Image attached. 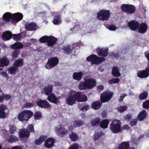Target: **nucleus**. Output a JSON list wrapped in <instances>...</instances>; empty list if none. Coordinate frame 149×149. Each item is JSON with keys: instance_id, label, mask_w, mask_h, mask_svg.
<instances>
[{"instance_id": "nucleus-64", "label": "nucleus", "mask_w": 149, "mask_h": 149, "mask_svg": "<svg viewBox=\"0 0 149 149\" xmlns=\"http://www.w3.org/2000/svg\"><path fill=\"white\" fill-rule=\"evenodd\" d=\"M10 149H22V147L20 146H17L11 147Z\"/></svg>"}, {"instance_id": "nucleus-4", "label": "nucleus", "mask_w": 149, "mask_h": 149, "mask_svg": "<svg viewBox=\"0 0 149 149\" xmlns=\"http://www.w3.org/2000/svg\"><path fill=\"white\" fill-rule=\"evenodd\" d=\"M97 18L99 20H108L110 16V11L109 10L102 9L97 13Z\"/></svg>"}, {"instance_id": "nucleus-53", "label": "nucleus", "mask_w": 149, "mask_h": 149, "mask_svg": "<svg viewBox=\"0 0 149 149\" xmlns=\"http://www.w3.org/2000/svg\"><path fill=\"white\" fill-rule=\"evenodd\" d=\"M16 131V127L14 125H10V127L9 132L10 134H13Z\"/></svg>"}, {"instance_id": "nucleus-51", "label": "nucleus", "mask_w": 149, "mask_h": 149, "mask_svg": "<svg viewBox=\"0 0 149 149\" xmlns=\"http://www.w3.org/2000/svg\"><path fill=\"white\" fill-rule=\"evenodd\" d=\"M48 36H42L39 39L40 42L42 43H44L47 42Z\"/></svg>"}, {"instance_id": "nucleus-2", "label": "nucleus", "mask_w": 149, "mask_h": 149, "mask_svg": "<svg viewBox=\"0 0 149 149\" xmlns=\"http://www.w3.org/2000/svg\"><path fill=\"white\" fill-rule=\"evenodd\" d=\"M33 115L36 120L40 119L42 117V113L40 111H36L33 114V112L30 110H24L18 114L17 118L20 121H27Z\"/></svg>"}, {"instance_id": "nucleus-39", "label": "nucleus", "mask_w": 149, "mask_h": 149, "mask_svg": "<svg viewBox=\"0 0 149 149\" xmlns=\"http://www.w3.org/2000/svg\"><path fill=\"white\" fill-rule=\"evenodd\" d=\"M146 117V113L145 110H143L141 111L138 116V118L139 120L142 121Z\"/></svg>"}, {"instance_id": "nucleus-45", "label": "nucleus", "mask_w": 149, "mask_h": 149, "mask_svg": "<svg viewBox=\"0 0 149 149\" xmlns=\"http://www.w3.org/2000/svg\"><path fill=\"white\" fill-rule=\"evenodd\" d=\"M19 139L15 135H11L9 139H7L8 141L10 143H15L19 141Z\"/></svg>"}, {"instance_id": "nucleus-23", "label": "nucleus", "mask_w": 149, "mask_h": 149, "mask_svg": "<svg viewBox=\"0 0 149 149\" xmlns=\"http://www.w3.org/2000/svg\"><path fill=\"white\" fill-rule=\"evenodd\" d=\"M12 33L10 31H8L4 32L2 35L3 39L5 40H9L12 38Z\"/></svg>"}, {"instance_id": "nucleus-14", "label": "nucleus", "mask_w": 149, "mask_h": 149, "mask_svg": "<svg viewBox=\"0 0 149 149\" xmlns=\"http://www.w3.org/2000/svg\"><path fill=\"white\" fill-rule=\"evenodd\" d=\"M23 18V15L20 13H16L13 14L12 20H11L12 23H16L21 20Z\"/></svg>"}, {"instance_id": "nucleus-7", "label": "nucleus", "mask_w": 149, "mask_h": 149, "mask_svg": "<svg viewBox=\"0 0 149 149\" xmlns=\"http://www.w3.org/2000/svg\"><path fill=\"white\" fill-rule=\"evenodd\" d=\"M51 15L54 17L52 22L54 25H59L62 23V16L59 12H52Z\"/></svg>"}, {"instance_id": "nucleus-31", "label": "nucleus", "mask_w": 149, "mask_h": 149, "mask_svg": "<svg viewBox=\"0 0 149 149\" xmlns=\"http://www.w3.org/2000/svg\"><path fill=\"white\" fill-rule=\"evenodd\" d=\"M47 138V137L45 136L41 135L38 139L35 140V143L38 145H40L46 140Z\"/></svg>"}, {"instance_id": "nucleus-10", "label": "nucleus", "mask_w": 149, "mask_h": 149, "mask_svg": "<svg viewBox=\"0 0 149 149\" xmlns=\"http://www.w3.org/2000/svg\"><path fill=\"white\" fill-rule=\"evenodd\" d=\"M139 25V22L136 20H132L129 22L127 26L131 30L135 31L137 30Z\"/></svg>"}, {"instance_id": "nucleus-30", "label": "nucleus", "mask_w": 149, "mask_h": 149, "mask_svg": "<svg viewBox=\"0 0 149 149\" xmlns=\"http://www.w3.org/2000/svg\"><path fill=\"white\" fill-rule=\"evenodd\" d=\"M69 137L72 141L75 142L79 138L78 135L74 132H72L69 134Z\"/></svg>"}, {"instance_id": "nucleus-38", "label": "nucleus", "mask_w": 149, "mask_h": 149, "mask_svg": "<svg viewBox=\"0 0 149 149\" xmlns=\"http://www.w3.org/2000/svg\"><path fill=\"white\" fill-rule=\"evenodd\" d=\"M6 109V107L3 104L0 106V118H4L6 115V113L5 110Z\"/></svg>"}, {"instance_id": "nucleus-20", "label": "nucleus", "mask_w": 149, "mask_h": 149, "mask_svg": "<svg viewBox=\"0 0 149 149\" xmlns=\"http://www.w3.org/2000/svg\"><path fill=\"white\" fill-rule=\"evenodd\" d=\"M147 25L144 23H141L138 29V32L141 33H145L148 29Z\"/></svg>"}, {"instance_id": "nucleus-28", "label": "nucleus", "mask_w": 149, "mask_h": 149, "mask_svg": "<svg viewBox=\"0 0 149 149\" xmlns=\"http://www.w3.org/2000/svg\"><path fill=\"white\" fill-rule=\"evenodd\" d=\"M130 146L129 141H124L119 144L118 149H129Z\"/></svg>"}, {"instance_id": "nucleus-43", "label": "nucleus", "mask_w": 149, "mask_h": 149, "mask_svg": "<svg viewBox=\"0 0 149 149\" xmlns=\"http://www.w3.org/2000/svg\"><path fill=\"white\" fill-rule=\"evenodd\" d=\"M23 47V45L19 42H16L14 44L12 45L11 46V47L12 49H21Z\"/></svg>"}, {"instance_id": "nucleus-8", "label": "nucleus", "mask_w": 149, "mask_h": 149, "mask_svg": "<svg viewBox=\"0 0 149 149\" xmlns=\"http://www.w3.org/2000/svg\"><path fill=\"white\" fill-rule=\"evenodd\" d=\"M36 103L40 108L45 109H50L52 108L51 105L46 100L38 99L36 100Z\"/></svg>"}, {"instance_id": "nucleus-46", "label": "nucleus", "mask_w": 149, "mask_h": 149, "mask_svg": "<svg viewBox=\"0 0 149 149\" xmlns=\"http://www.w3.org/2000/svg\"><path fill=\"white\" fill-rule=\"evenodd\" d=\"M105 60L104 58L103 57H99L96 55V60L94 64L97 65L103 62Z\"/></svg>"}, {"instance_id": "nucleus-27", "label": "nucleus", "mask_w": 149, "mask_h": 149, "mask_svg": "<svg viewBox=\"0 0 149 149\" xmlns=\"http://www.w3.org/2000/svg\"><path fill=\"white\" fill-rule=\"evenodd\" d=\"M53 90V86L52 85L45 86L43 88V91L45 94L47 95H49L52 94Z\"/></svg>"}, {"instance_id": "nucleus-13", "label": "nucleus", "mask_w": 149, "mask_h": 149, "mask_svg": "<svg viewBox=\"0 0 149 149\" xmlns=\"http://www.w3.org/2000/svg\"><path fill=\"white\" fill-rule=\"evenodd\" d=\"M89 90L93 88L96 85L95 80L92 78L85 79Z\"/></svg>"}, {"instance_id": "nucleus-21", "label": "nucleus", "mask_w": 149, "mask_h": 149, "mask_svg": "<svg viewBox=\"0 0 149 149\" xmlns=\"http://www.w3.org/2000/svg\"><path fill=\"white\" fill-rule=\"evenodd\" d=\"M149 75V73L146 70L139 71L137 73V76L141 78H147Z\"/></svg>"}, {"instance_id": "nucleus-62", "label": "nucleus", "mask_w": 149, "mask_h": 149, "mask_svg": "<svg viewBox=\"0 0 149 149\" xmlns=\"http://www.w3.org/2000/svg\"><path fill=\"white\" fill-rule=\"evenodd\" d=\"M119 56V53L115 54L114 52H112L110 55V56H113L114 57L117 59L118 58Z\"/></svg>"}, {"instance_id": "nucleus-15", "label": "nucleus", "mask_w": 149, "mask_h": 149, "mask_svg": "<svg viewBox=\"0 0 149 149\" xmlns=\"http://www.w3.org/2000/svg\"><path fill=\"white\" fill-rule=\"evenodd\" d=\"M47 99L49 102L55 104H58L59 102L58 98L56 97L55 95L53 93L48 95Z\"/></svg>"}, {"instance_id": "nucleus-29", "label": "nucleus", "mask_w": 149, "mask_h": 149, "mask_svg": "<svg viewBox=\"0 0 149 149\" xmlns=\"http://www.w3.org/2000/svg\"><path fill=\"white\" fill-rule=\"evenodd\" d=\"M83 75V73L81 71L74 72L73 75V78L74 80L80 81L81 80Z\"/></svg>"}, {"instance_id": "nucleus-35", "label": "nucleus", "mask_w": 149, "mask_h": 149, "mask_svg": "<svg viewBox=\"0 0 149 149\" xmlns=\"http://www.w3.org/2000/svg\"><path fill=\"white\" fill-rule=\"evenodd\" d=\"M78 88L81 90H89L85 79L84 81L80 82L78 85Z\"/></svg>"}, {"instance_id": "nucleus-24", "label": "nucleus", "mask_w": 149, "mask_h": 149, "mask_svg": "<svg viewBox=\"0 0 149 149\" xmlns=\"http://www.w3.org/2000/svg\"><path fill=\"white\" fill-rule=\"evenodd\" d=\"M7 70L9 74L15 75L16 74V73L19 72V69L18 68L13 65V66L9 67Z\"/></svg>"}, {"instance_id": "nucleus-44", "label": "nucleus", "mask_w": 149, "mask_h": 149, "mask_svg": "<svg viewBox=\"0 0 149 149\" xmlns=\"http://www.w3.org/2000/svg\"><path fill=\"white\" fill-rule=\"evenodd\" d=\"M84 124L83 122L81 120H75L73 123L74 128L79 127L82 126Z\"/></svg>"}, {"instance_id": "nucleus-61", "label": "nucleus", "mask_w": 149, "mask_h": 149, "mask_svg": "<svg viewBox=\"0 0 149 149\" xmlns=\"http://www.w3.org/2000/svg\"><path fill=\"white\" fill-rule=\"evenodd\" d=\"M137 122V120L136 119H133L132 120H131L130 122V125L131 126H133L136 125Z\"/></svg>"}, {"instance_id": "nucleus-59", "label": "nucleus", "mask_w": 149, "mask_h": 149, "mask_svg": "<svg viewBox=\"0 0 149 149\" xmlns=\"http://www.w3.org/2000/svg\"><path fill=\"white\" fill-rule=\"evenodd\" d=\"M132 118V116L131 114H127L125 115L124 117V119L127 121H129Z\"/></svg>"}, {"instance_id": "nucleus-1", "label": "nucleus", "mask_w": 149, "mask_h": 149, "mask_svg": "<svg viewBox=\"0 0 149 149\" xmlns=\"http://www.w3.org/2000/svg\"><path fill=\"white\" fill-rule=\"evenodd\" d=\"M87 99L86 95H82L80 92L72 91L66 98V101L67 104L72 105L75 103L76 101L78 102H85L87 101Z\"/></svg>"}, {"instance_id": "nucleus-37", "label": "nucleus", "mask_w": 149, "mask_h": 149, "mask_svg": "<svg viewBox=\"0 0 149 149\" xmlns=\"http://www.w3.org/2000/svg\"><path fill=\"white\" fill-rule=\"evenodd\" d=\"M13 14L8 12L4 14L3 16V19L4 21L9 22L11 19L12 20Z\"/></svg>"}, {"instance_id": "nucleus-9", "label": "nucleus", "mask_w": 149, "mask_h": 149, "mask_svg": "<svg viewBox=\"0 0 149 149\" xmlns=\"http://www.w3.org/2000/svg\"><path fill=\"white\" fill-rule=\"evenodd\" d=\"M113 93L110 92L109 90L104 92L100 96V100L102 102H107L112 98L113 95Z\"/></svg>"}, {"instance_id": "nucleus-40", "label": "nucleus", "mask_w": 149, "mask_h": 149, "mask_svg": "<svg viewBox=\"0 0 149 149\" xmlns=\"http://www.w3.org/2000/svg\"><path fill=\"white\" fill-rule=\"evenodd\" d=\"M96 55L94 54L91 55L86 58L87 61L88 62H91V64H94L96 60Z\"/></svg>"}, {"instance_id": "nucleus-5", "label": "nucleus", "mask_w": 149, "mask_h": 149, "mask_svg": "<svg viewBox=\"0 0 149 149\" xmlns=\"http://www.w3.org/2000/svg\"><path fill=\"white\" fill-rule=\"evenodd\" d=\"M58 62L59 59L57 57H52L48 59L47 61L45 66L48 70L51 69L56 66Z\"/></svg>"}, {"instance_id": "nucleus-60", "label": "nucleus", "mask_w": 149, "mask_h": 149, "mask_svg": "<svg viewBox=\"0 0 149 149\" xmlns=\"http://www.w3.org/2000/svg\"><path fill=\"white\" fill-rule=\"evenodd\" d=\"M90 108L89 106L88 105H84L81 108H80V110L82 111H84L85 110L86 111L89 109Z\"/></svg>"}, {"instance_id": "nucleus-50", "label": "nucleus", "mask_w": 149, "mask_h": 149, "mask_svg": "<svg viewBox=\"0 0 149 149\" xmlns=\"http://www.w3.org/2000/svg\"><path fill=\"white\" fill-rule=\"evenodd\" d=\"M120 81V79L118 78H114L109 80L108 83L109 84H112L113 83H118Z\"/></svg>"}, {"instance_id": "nucleus-58", "label": "nucleus", "mask_w": 149, "mask_h": 149, "mask_svg": "<svg viewBox=\"0 0 149 149\" xmlns=\"http://www.w3.org/2000/svg\"><path fill=\"white\" fill-rule=\"evenodd\" d=\"M34 106L33 104L32 103L26 102L24 105V107L26 108H31Z\"/></svg>"}, {"instance_id": "nucleus-48", "label": "nucleus", "mask_w": 149, "mask_h": 149, "mask_svg": "<svg viewBox=\"0 0 149 149\" xmlns=\"http://www.w3.org/2000/svg\"><path fill=\"white\" fill-rule=\"evenodd\" d=\"M127 107L126 106H120L117 107L118 111L122 113L127 110Z\"/></svg>"}, {"instance_id": "nucleus-63", "label": "nucleus", "mask_w": 149, "mask_h": 149, "mask_svg": "<svg viewBox=\"0 0 149 149\" xmlns=\"http://www.w3.org/2000/svg\"><path fill=\"white\" fill-rule=\"evenodd\" d=\"M127 96L126 94L124 93L122 96H121L120 97V99L118 100L119 102H121L123 101L124 98Z\"/></svg>"}, {"instance_id": "nucleus-33", "label": "nucleus", "mask_w": 149, "mask_h": 149, "mask_svg": "<svg viewBox=\"0 0 149 149\" xmlns=\"http://www.w3.org/2000/svg\"><path fill=\"white\" fill-rule=\"evenodd\" d=\"M24 64L23 59L22 58H20L16 60L14 62L13 65H15L16 67L18 68L22 66Z\"/></svg>"}, {"instance_id": "nucleus-54", "label": "nucleus", "mask_w": 149, "mask_h": 149, "mask_svg": "<svg viewBox=\"0 0 149 149\" xmlns=\"http://www.w3.org/2000/svg\"><path fill=\"white\" fill-rule=\"evenodd\" d=\"M68 149H79V146L76 143H73L69 146Z\"/></svg>"}, {"instance_id": "nucleus-11", "label": "nucleus", "mask_w": 149, "mask_h": 149, "mask_svg": "<svg viewBox=\"0 0 149 149\" xmlns=\"http://www.w3.org/2000/svg\"><path fill=\"white\" fill-rule=\"evenodd\" d=\"M108 48H98L96 49V52L98 55L105 57L108 54Z\"/></svg>"}, {"instance_id": "nucleus-12", "label": "nucleus", "mask_w": 149, "mask_h": 149, "mask_svg": "<svg viewBox=\"0 0 149 149\" xmlns=\"http://www.w3.org/2000/svg\"><path fill=\"white\" fill-rule=\"evenodd\" d=\"M56 128L57 129L56 132L58 134V135L61 138L64 137L68 133V130L63 127H61L59 128L57 127Z\"/></svg>"}, {"instance_id": "nucleus-3", "label": "nucleus", "mask_w": 149, "mask_h": 149, "mask_svg": "<svg viewBox=\"0 0 149 149\" xmlns=\"http://www.w3.org/2000/svg\"><path fill=\"white\" fill-rule=\"evenodd\" d=\"M121 123L119 120H115L110 124L109 128L111 132L114 134L119 132L121 130Z\"/></svg>"}, {"instance_id": "nucleus-57", "label": "nucleus", "mask_w": 149, "mask_h": 149, "mask_svg": "<svg viewBox=\"0 0 149 149\" xmlns=\"http://www.w3.org/2000/svg\"><path fill=\"white\" fill-rule=\"evenodd\" d=\"M0 74L3 77H5L7 80H8L9 79V76L6 72L2 71L1 72Z\"/></svg>"}, {"instance_id": "nucleus-26", "label": "nucleus", "mask_w": 149, "mask_h": 149, "mask_svg": "<svg viewBox=\"0 0 149 149\" xmlns=\"http://www.w3.org/2000/svg\"><path fill=\"white\" fill-rule=\"evenodd\" d=\"M101 120L99 117H96L93 119L91 121V125L92 127H97L99 126Z\"/></svg>"}, {"instance_id": "nucleus-16", "label": "nucleus", "mask_w": 149, "mask_h": 149, "mask_svg": "<svg viewBox=\"0 0 149 149\" xmlns=\"http://www.w3.org/2000/svg\"><path fill=\"white\" fill-rule=\"evenodd\" d=\"M37 25L33 22L30 23H26L25 25V27L26 30L29 31H36L37 29Z\"/></svg>"}, {"instance_id": "nucleus-25", "label": "nucleus", "mask_w": 149, "mask_h": 149, "mask_svg": "<svg viewBox=\"0 0 149 149\" xmlns=\"http://www.w3.org/2000/svg\"><path fill=\"white\" fill-rule=\"evenodd\" d=\"M19 136L20 137H25L29 138L30 134L29 132H28L26 129H21L19 131Z\"/></svg>"}, {"instance_id": "nucleus-6", "label": "nucleus", "mask_w": 149, "mask_h": 149, "mask_svg": "<svg viewBox=\"0 0 149 149\" xmlns=\"http://www.w3.org/2000/svg\"><path fill=\"white\" fill-rule=\"evenodd\" d=\"M122 11L126 13L127 14H132L136 10L135 6L133 5L123 4L120 7Z\"/></svg>"}, {"instance_id": "nucleus-55", "label": "nucleus", "mask_w": 149, "mask_h": 149, "mask_svg": "<svg viewBox=\"0 0 149 149\" xmlns=\"http://www.w3.org/2000/svg\"><path fill=\"white\" fill-rule=\"evenodd\" d=\"M19 54V51L17 50H16L13 52L12 54L13 58H17Z\"/></svg>"}, {"instance_id": "nucleus-32", "label": "nucleus", "mask_w": 149, "mask_h": 149, "mask_svg": "<svg viewBox=\"0 0 149 149\" xmlns=\"http://www.w3.org/2000/svg\"><path fill=\"white\" fill-rule=\"evenodd\" d=\"M102 103L101 101H95L92 104L91 108L93 109H98L101 107Z\"/></svg>"}, {"instance_id": "nucleus-36", "label": "nucleus", "mask_w": 149, "mask_h": 149, "mask_svg": "<svg viewBox=\"0 0 149 149\" xmlns=\"http://www.w3.org/2000/svg\"><path fill=\"white\" fill-rule=\"evenodd\" d=\"M109 121L107 119H104L100 121V127L103 129H105L108 127Z\"/></svg>"}, {"instance_id": "nucleus-47", "label": "nucleus", "mask_w": 149, "mask_h": 149, "mask_svg": "<svg viewBox=\"0 0 149 149\" xmlns=\"http://www.w3.org/2000/svg\"><path fill=\"white\" fill-rule=\"evenodd\" d=\"M148 93L147 91H144L141 93L139 96V99L140 100H144L146 99L148 96Z\"/></svg>"}, {"instance_id": "nucleus-42", "label": "nucleus", "mask_w": 149, "mask_h": 149, "mask_svg": "<svg viewBox=\"0 0 149 149\" xmlns=\"http://www.w3.org/2000/svg\"><path fill=\"white\" fill-rule=\"evenodd\" d=\"M104 134V133L102 131L96 132L93 136V139L95 141H96Z\"/></svg>"}, {"instance_id": "nucleus-49", "label": "nucleus", "mask_w": 149, "mask_h": 149, "mask_svg": "<svg viewBox=\"0 0 149 149\" xmlns=\"http://www.w3.org/2000/svg\"><path fill=\"white\" fill-rule=\"evenodd\" d=\"M26 129L29 132V134L30 132H33L34 131V126L33 124L29 125Z\"/></svg>"}, {"instance_id": "nucleus-17", "label": "nucleus", "mask_w": 149, "mask_h": 149, "mask_svg": "<svg viewBox=\"0 0 149 149\" xmlns=\"http://www.w3.org/2000/svg\"><path fill=\"white\" fill-rule=\"evenodd\" d=\"M58 39L52 36H48L47 45L49 47H52L56 43Z\"/></svg>"}, {"instance_id": "nucleus-34", "label": "nucleus", "mask_w": 149, "mask_h": 149, "mask_svg": "<svg viewBox=\"0 0 149 149\" xmlns=\"http://www.w3.org/2000/svg\"><path fill=\"white\" fill-rule=\"evenodd\" d=\"M12 98L11 96L9 94L3 93L0 95V103L3 102L4 100L8 101L10 100Z\"/></svg>"}, {"instance_id": "nucleus-22", "label": "nucleus", "mask_w": 149, "mask_h": 149, "mask_svg": "<svg viewBox=\"0 0 149 149\" xmlns=\"http://www.w3.org/2000/svg\"><path fill=\"white\" fill-rule=\"evenodd\" d=\"M10 62L9 59L6 57L0 58V67H3L8 66Z\"/></svg>"}, {"instance_id": "nucleus-52", "label": "nucleus", "mask_w": 149, "mask_h": 149, "mask_svg": "<svg viewBox=\"0 0 149 149\" xmlns=\"http://www.w3.org/2000/svg\"><path fill=\"white\" fill-rule=\"evenodd\" d=\"M12 36H13V38L16 41L20 40L21 38V36L20 33L12 34Z\"/></svg>"}, {"instance_id": "nucleus-56", "label": "nucleus", "mask_w": 149, "mask_h": 149, "mask_svg": "<svg viewBox=\"0 0 149 149\" xmlns=\"http://www.w3.org/2000/svg\"><path fill=\"white\" fill-rule=\"evenodd\" d=\"M143 107L146 109H149V100H147L144 102L142 105Z\"/></svg>"}, {"instance_id": "nucleus-19", "label": "nucleus", "mask_w": 149, "mask_h": 149, "mask_svg": "<svg viewBox=\"0 0 149 149\" xmlns=\"http://www.w3.org/2000/svg\"><path fill=\"white\" fill-rule=\"evenodd\" d=\"M45 141L44 145L45 147L47 148H49L52 147L55 142L54 139L52 137L48 138Z\"/></svg>"}, {"instance_id": "nucleus-41", "label": "nucleus", "mask_w": 149, "mask_h": 149, "mask_svg": "<svg viewBox=\"0 0 149 149\" xmlns=\"http://www.w3.org/2000/svg\"><path fill=\"white\" fill-rule=\"evenodd\" d=\"M112 73V75L115 77H118L121 74L117 67H115L113 68Z\"/></svg>"}, {"instance_id": "nucleus-18", "label": "nucleus", "mask_w": 149, "mask_h": 149, "mask_svg": "<svg viewBox=\"0 0 149 149\" xmlns=\"http://www.w3.org/2000/svg\"><path fill=\"white\" fill-rule=\"evenodd\" d=\"M74 49V47L70 45L64 46L62 49L63 52L67 54H70L72 53L73 50Z\"/></svg>"}]
</instances>
